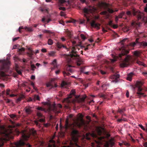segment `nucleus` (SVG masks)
I'll use <instances>...</instances> for the list:
<instances>
[{
  "label": "nucleus",
  "instance_id": "f257e3e1",
  "mask_svg": "<svg viewBox=\"0 0 147 147\" xmlns=\"http://www.w3.org/2000/svg\"><path fill=\"white\" fill-rule=\"evenodd\" d=\"M126 40L127 39L125 38L121 40V47L119 48V50L121 51V53L116 56L117 58L121 60L120 66L122 67H127L132 61V58L131 56L126 55L129 53V51L126 49V48L124 43Z\"/></svg>",
  "mask_w": 147,
  "mask_h": 147
},
{
  "label": "nucleus",
  "instance_id": "f03ea898",
  "mask_svg": "<svg viewBox=\"0 0 147 147\" xmlns=\"http://www.w3.org/2000/svg\"><path fill=\"white\" fill-rule=\"evenodd\" d=\"M10 64V62L8 60H0V79L6 77L7 75L4 71L7 72L8 71Z\"/></svg>",
  "mask_w": 147,
  "mask_h": 147
},
{
  "label": "nucleus",
  "instance_id": "7ed1b4c3",
  "mask_svg": "<svg viewBox=\"0 0 147 147\" xmlns=\"http://www.w3.org/2000/svg\"><path fill=\"white\" fill-rule=\"evenodd\" d=\"M10 129L12 127H14V126H9ZM3 130L0 131V146H2L4 143L8 141L10 138V134H11L13 131L10 129L8 132V131L5 129L4 128L3 129Z\"/></svg>",
  "mask_w": 147,
  "mask_h": 147
},
{
  "label": "nucleus",
  "instance_id": "20e7f679",
  "mask_svg": "<svg viewBox=\"0 0 147 147\" xmlns=\"http://www.w3.org/2000/svg\"><path fill=\"white\" fill-rule=\"evenodd\" d=\"M77 50H79V49L78 47H73L71 52H70L68 56L71 58L70 60L71 59H75L77 65L79 66L83 63V61L80 58L79 55L77 54Z\"/></svg>",
  "mask_w": 147,
  "mask_h": 147
},
{
  "label": "nucleus",
  "instance_id": "39448f33",
  "mask_svg": "<svg viewBox=\"0 0 147 147\" xmlns=\"http://www.w3.org/2000/svg\"><path fill=\"white\" fill-rule=\"evenodd\" d=\"M65 127L66 130L69 129L72 130V134L73 135H75L78 134V131L74 129V125L73 123H69L68 118L66 119Z\"/></svg>",
  "mask_w": 147,
  "mask_h": 147
},
{
  "label": "nucleus",
  "instance_id": "423d86ee",
  "mask_svg": "<svg viewBox=\"0 0 147 147\" xmlns=\"http://www.w3.org/2000/svg\"><path fill=\"white\" fill-rule=\"evenodd\" d=\"M96 10V9L93 7L89 6L88 8H84L83 10L84 13V16L85 17L87 21L89 20V16L88 15L90 13L94 12Z\"/></svg>",
  "mask_w": 147,
  "mask_h": 147
},
{
  "label": "nucleus",
  "instance_id": "0eeeda50",
  "mask_svg": "<svg viewBox=\"0 0 147 147\" xmlns=\"http://www.w3.org/2000/svg\"><path fill=\"white\" fill-rule=\"evenodd\" d=\"M36 134V131L32 129H30L29 132H23L22 134V137L24 140H27L30 138V135L34 136Z\"/></svg>",
  "mask_w": 147,
  "mask_h": 147
},
{
  "label": "nucleus",
  "instance_id": "6e6552de",
  "mask_svg": "<svg viewBox=\"0 0 147 147\" xmlns=\"http://www.w3.org/2000/svg\"><path fill=\"white\" fill-rule=\"evenodd\" d=\"M132 13L134 16H136L138 18V20L141 19L143 16V13L141 12L134 9L132 10V12L130 11H128L126 13L127 14L128 16L131 15Z\"/></svg>",
  "mask_w": 147,
  "mask_h": 147
},
{
  "label": "nucleus",
  "instance_id": "1a4fd4ad",
  "mask_svg": "<svg viewBox=\"0 0 147 147\" xmlns=\"http://www.w3.org/2000/svg\"><path fill=\"white\" fill-rule=\"evenodd\" d=\"M142 85V83L141 82H137L136 84V87L138 88V92H137L138 97L140 98L142 96L145 97L146 95H144V94L142 92V89L141 88Z\"/></svg>",
  "mask_w": 147,
  "mask_h": 147
},
{
  "label": "nucleus",
  "instance_id": "9d476101",
  "mask_svg": "<svg viewBox=\"0 0 147 147\" xmlns=\"http://www.w3.org/2000/svg\"><path fill=\"white\" fill-rule=\"evenodd\" d=\"M15 145L16 147H21L24 146V147H31V146L29 143H26L23 140H20L19 141L16 142Z\"/></svg>",
  "mask_w": 147,
  "mask_h": 147
},
{
  "label": "nucleus",
  "instance_id": "9b49d317",
  "mask_svg": "<svg viewBox=\"0 0 147 147\" xmlns=\"http://www.w3.org/2000/svg\"><path fill=\"white\" fill-rule=\"evenodd\" d=\"M119 78V75L117 74L111 75L110 79L111 80L112 82H115V83L118 82Z\"/></svg>",
  "mask_w": 147,
  "mask_h": 147
},
{
  "label": "nucleus",
  "instance_id": "f8f14e48",
  "mask_svg": "<svg viewBox=\"0 0 147 147\" xmlns=\"http://www.w3.org/2000/svg\"><path fill=\"white\" fill-rule=\"evenodd\" d=\"M119 78V75L117 74L111 75L110 79L111 80L112 82H115V83L118 82Z\"/></svg>",
  "mask_w": 147,
  "mask_h": 147
},
{
  "label": "nucleus",
  "instance_id": "ddd939ff",
  "mask_svg": "<svg viewBox=\"0 0 147 147\" xmlns=\"http://www.w3.org/2000/svg\"><path fill=\"white\" fill-rule=\"evenodd\" d=\"M90 135L93 138H96L97 137V134L94 132L91 134L87 133L86 135V139L88 140H90V138L89 136Z\"/></svg>",
  "mask_w": 147,
  "mask_h": 147
},
{
  "label": "nucleus",
  "instance_id": "4468645a",
  "mask_svg": "<svg viewBox=\"0 0 147 147\" xmlns=\"http://www.w3.org/2000/svg\"><path fill=\"white\" fill-rule=\"evenodd\" d=\"M56 46L57 47L58 49H60L63 47L66 49L67 51H69V49L67 48L66 46L59 42H58L56 43Z\"/></svg>",
  "mask_w": 147,
  "mask_h": 147
},
{
  "label": "nucleus",
  "instance_id": "2eb2a0df",
  "mask_svg": "<svg viewBox=\"0 0 147 147\" xmlns=\"http://www.w3.org/2000/svg\"><path fill=\"white\" fill-rule=\"evenodd\" d=\"M91 26L96 28L98 29H99L100 24L98 23H96L94 21H93L91 23Z\"/></svg>",
  "mask_w": 147,
  "mask_h": 147
},
{
  "label": "nucleus",
  "instance_id": "dca6fc26",
  "mask_svg": "<svg viewBox=\"0 0 147 147\" xmlns=\"http://www.w3.org/2000/svg\"><path fill=\"white\" fill-rule=\"evenodd\" d=\"M139 40V38H137L136 39V41L135 42H131L129 44V45H128L127 46L128 47L129 46H129H130L132 47H134L137 44L139 43L140 45V43L139 42H138Z\"/></svg>",
  "mask_w": 147,
  "mask_h": 147
},
{
  "label": "nucleus",
  "instance_id": "f3484780",
  "mask_svg": "<svg viewBox=\"0 0 147 147\" xmlns=\"http://www.w3.org/2000/svg\"><path fill=\"white\" fill-rule=\"evenodd\" d=\"M82 147V146L78 145L77 143L74 144L73 143L71 142L69 145H66L64 146L63 147Z\"/></svg>",
  "mask_w": 147,
  "mask_h": 147
},
{
  "label": "nucleus",
  "instance_id": "a211bd4d",
  "mask_svg": "<svg viewBox=\"0 0 147 147\" xmlns=\"http://www.w3.org/2000/svg\"><path fill=\"white\" fill-rule=\"evenodd\" d=\"M74 67L68 64L66 67V71H67L71 73H72L73 72V70L71 68Z\"/></svg>",
  "mask_w": 147,
  "mask_h": 147
},
{
  "label": "nucleus",
  "instance_id": "6ab92c4d",
  "mask_svg": "<svg viewBox=\"0 0 147 147\" xmlns=\"http://www.w3.org/2000/svg\"><path fill=\"white\" fill-rule=\"evenodd\" d=\"M31 107L29 106H26L24 108V110L28 114H30L32 112V111L31 110Z\"/></svg>",
  "mask_w": 147,
  "mask_h": 147
},
{
  "label": "nucleus",
  "instance_id": "aec40b11",
  "mask_svg": "<svg viewBox=\"0 0 147 147\" xmlns=\"http://www.w3.org/2000/svg\"><path fill=\"white\" fill-rule=\"evenodd\" d=\"M134 74V73L131 72L127 75V79L129 81H131L132 80V77Z\"/></svg>",
  "mask_w": 147,
  "mask_h": 147
},
{
  "label": "nucleus",
  "instance_id": "412c9836",
  "mask_svg": "<svg viewBox=\"0 0 147 147\" xmlns=\"http://www.w3.org/2000/svg\"><path fill=\"white\" fill-rule=\"evenodd\" d=\"M140 53L138 51H135L134 52V55L135 59H136L137 58L140 56Z\"/></svg>",
  "mask_w": 147,
  "mask_h": 147
},
{
  "label": "nucleus",
  "instance_id": "4be33fe9",
  "mask_svg": "<svg viewBox=\"0 0 147 147\" xmlns=\"http://www.w3.org/2000/svg\"><path fill=\"white\" fill-rule=\"evenodd\" d=\"M24 98V96L23 95H21L17 99L16 102L17 103L19 102Z\"/></svg>",
  "mask_w": 147,
  "mask_h": 147
},
{
  "label": "nucleus",
  "instance_id": "5701e85b",
  "mask_svg": "<svg viewBox=\"0 0 147 147\" xmlns=\"http://www.w3.org/2000/svg\"><path fill=\"white\" fill-rule=\"evenodd\" d=\"M84 124V122L82 119L80 121V123H77V125L79 127H80L83 125Z\"/></svg>",
  "mask_w": 147,
  "mask_h": 147
},
{
  "label": "nucleus",
  "instance_id": "b1692460",
  "mask_svg": "<svg viewBox=\"0 0 147 147\" xmlns=\"http://www.w3.org/2000/svg\"><path fill=\"white\" fill-rule=\"evenodd\" d=\"M56 52L54 51H51L49 52L48 55L49 56L54 57L55 56Z\"/></svg>",
  "mask_w": 147,
  "mask_h": 147
},
{
  "label": "nucleus",
  "instance_id": "393cba45",
  "mask_svg": "<svg viewBox=\"0 0 147 147\" xmlns=\"http://www.w3.org/2000/svg\"><path fill=\"white\" fill-rule=\"evenodd\" d=\"M28 49L29 50L30 52L27 53V54L30 57H31L33 55V52L30 48H28Z\"/></svg>",
  "mask_w": 147,
  "mask_h": 147
},
{
  "label": "nucleus",
  "instance_id": "a878e982",
  "mask_svg": "<svg viewBox=\"0 0 147 147\" xmlns=\"http://www.w3.org/2000/svg\"><path fill=\"white\" fill-rule=\"evenodd\" d=\"M34 101H35L36 100H40V98L38 95H34L33 96Z\"/></svg>",
  "mask_w": 147,
  "mask_h": 147
},
{
  "label": "nucleus",
  "instance_id": "bb28decb",
  "mask_svg": "<svg viewBox=\"0 0 147 147\" xmlns=\"http://www.w3.org/2000/svg\"><path fill=\"white\" fill-rule=\"evenodd\" d=\"M107 11L110 13H112L115 11H118V10L117 9H115V10H114L113 9L108 7L107 8Z\"/></svg>",
  "mask_w": 147,
  "mask_h": 147
},
{
  "label": "nucleus",
  "instance_id": "cd10ccee",
  "mask_svg": "<svg viewBox=\"0 0 147 147\" xmlns=\"http://www.w3.org/2000/svg\"><path fill=\"white\" fill-rule=\"evenodd\" d=\"M140 45L144 47H147V42H142L140 43Z\"/></svg>",
  "mask_w": 147,
  "mask_h": 147
},
{
  "label": "nucleus",
  "instance_id": "c85d7f7f",
  "mask_svg": "<svg viewBox=\"0 0 147 147\" xmlns=\"http://www.w3.org/2000/svg\"><path fill=\"white\" fill-rule=\"evenodd\" d=\"M24 29L27 31L29 32H31L33 31V30L32 27H24Z\"/></svg>",
  "mask_w": 147,
  "mask_h": 147
},
{
  "label": "nucleus",
  "instance_id": "c756f323",
  "mask_svg": "<svg viewBox=\"0 0 147 147\" xmlns=\"http://www.w3.org/2000/svg\"><path fill=\"white\" fill-rule=\"evenodd\" d=\"M108 142L109 143V145L111 147H112L115 144L114 142L113 141V140L112 139L110 140Z\"/></svg>",
  "mask_w": 147,
  "mask_h": 147
},
{
  "label": "nucleus",
  "instance_id": "7c9ffc66",
  "mask_svg": "<svg viewBox=\"0 0 147 147\" xmlns=\"http://www.w3.org/2000/svg\"><path fill=\"white\" fill-rule=\"evenodd\" d=\"M125 111V109L123 108L122 109H119L118 110V111L121 114H122V113H123Z\"/></svg>",
  "mask_w": 147,
  "mask_h": 147
},
{
  "label": "nucleus",
  "instance_id": "2f4dec72",
  "mask_svg": "<svg viewBox=\"0 0 147 147\" xmlns=\"http://www.w3.org/2000/svg\"><path fill=\"white\" fill-rule=\"evenodd\" d=\"M53 43V40L51 39H49L48 40V44L49 45H51Z\"/></svg>",
  "mask_w": 147,
  "mask_h": 147
},
{
  "label": "nucleus",
  "instance_id": "473e14b6",
  "mask_svg": "<svg viewBox=\"0 0 147 147\" xmlns=\"http://www.w3.org/2000/svg\"><path fill=\"white\" fill-rule=\"evenodd\" d=\"M42 32L44 33H48L49 34L52 33V32L49 30H42Z\"/></svg>",
  "mask_w": 147,
  "mask_h": 147
},
{
  "label": "nucleus",
  "instance_id": "72a5a7b5",
  "mask_svg": "<svg viewBox=\"0 0 147 147\" xmlns=\"http://www.w3.org/2000/svg\"><path fill=\"white\" fill-rule=\"evenodd\" d=\"M136 63L140 65H144V63L142 61L139 60H137L136 61Z\"/></svg>",
  "mask_w": 147,
  "mask_h": 147
},
{
  "label": "nucleus",
  "instance_id": "f704fd0d",
  "mask_svg": "<svg viewBox=\"0 0 147 147\" xmlns=\"http://www.w3.org/2000/svg\"><path fill=\"white\" fill-rule=\"evenodd\" d=\"M37 115L39 117H43L44 116L39 111H38L37 113Z\"/></svg>",
  "mask_w": 147,
  "mask_h": 147
},
{
  "label": "nucleus",
  "instance_id": "c9c22d12",
  "mask_svg": "<svg viewBox=\"0 0 147 147\" xmlns=\"http://www.w3.org/2000/svg\"><path fill=\"white\" fill-rule=\"evenodd\" d=\"M63 74L64 75V76H69L70 75V74L68 72L64 71H63Z\"/></svg>",
  "mask_w": 147,
  "mask_h": 147
},
{
  "label": "nucleus",
  "instance_id": "e433bc0d",
  "mask_svg": "<svg viewBox=\"0 0 147 147\" xmlns=\"http://www.w3.org/2000/svg\"><path fill=\"white\" fill-rule=\"evenodd\" d=\"M125 14V12H122L120 13L119 16H118L119 18H122L123 16Z\"/></svg>",
  "mask_w": 147,
  "mask_h": 147
},
{
  "label": "nucleus",
  "instance_id": "4c0bfd02",
  "mask_svg": "<svg viewBox=\"0 0 147 147\" xmlns=\"http://www.w3.org/2000/svg\"><path fill=\"white\" fill-rule=\"evenodd\" d=\"M138 126L140 127L142 130H144V131H146L147 132V129H145L141 124H139Z\"/></svg>",
  "mask_w": 147,
  "mask_h": 147
},
{
  "label": "nucleus",
  "instance_id": "58836bf2",
  "mask_svg": "<svg viewBox=\"0 0 147 147\" xmlns=\"http://www.w3.org/2000/svg\"><path fill=\"white\" fill-rule=\"evenodd\" d=\"M129 30V28L127 27H125L123 29V31L126 32H128Z\"/></svg>",
  "mask_w": 147,
  "mask_h": 147
},
{
  "label": "nucleus",
  "instance_id": "ea45409f",
  "mask_svg": "<svg viewBox=\"0 0 147 147\" xmlns=\"http://www.w3.org/2000/svg\"><path fill=\"white\" fill-rule=\"evenodd\" d=\"M36 109L38 110H40L41 111H44L45 110L44 109L41 107H37Z\"/></svg>",
  "mask_w": 147,
  "mask_h": 147
},
{
  "label": "nucleus",
  "instance_id": "a19ab883",
  "mask_svg": "<svg viewBox=\"0 0 147 147\" xmlns=\"http://www.w3.org/2000/svg\"><path fill=\"white\" fill-rule=\"evenodd\" d=\"M9 116H10V117L12 119H14V118H16V115L14 114H11Z\"/></svg>",
  "mask_w": 147,
  "mask_h": 147
},
{
  "label": "nucleus",
  "instance_id": "79ce46f5",
  "mask_svg": "<svg viewBox=\"0 0 147 147\" xmlns=\"http://www.w3.org/2000/svg\"><path fill=\"white\" fill-rule=\"evenodd\" d=\"M38 121H39L40 122H44L45 121V119H44V116H43V117H42V118H40L39 119Z\"/></svg>",
  "mask_w": 147,
  "mask_h": 147
},
{
  "label": "nucleus",
  "instance_id": "37998d69",
  "mask_svg": "<svg viewBox=\"0 0 147 147\" xmlns=\"http://www.w3.org/2000/svg\"><path fill=\"white\" fill-rule=\"evenodd\" d=\"M46 85L47 87H50L51 88H52L54 87V86H53V85L49 83L47 84Z\"/></svg>",
  "mask_w": 147,
  "mask_h": 147
},
{
  "label": "nucleus",
  "instance_id": "c03bdc74",
  "mask_svg": "<svg viewBox=\"0 0 147 147\" xmlns=\"http://www.w3.org/2000/svg\"><path fill=\"white\" fill-rule=\"evenodd\" d=\"M98 134L99 136H100L102 134V131L100 129H98L97 130Z\"/></svg>",
  "mask_w": 147,
  "mask_h": 147
},
{
  "label": "nucleus",
  "instance_id": "a18cd8bd",
  "mask_svg": "<svg viewBox=\"0 0 147 147\" xmlns=\"http://www.w3.org/2000/svg\"><path fill=\"white\" fill-rule=\"evenodd\" d=\"M60 5H59V9L60 10H62L63 11H65L66 10L65 8V7H62L60 6Z\"/></svg>",
  "mask_w": 147,
  "mask_h": 147
},
{
  "label": "nucleus",
  "instance_id": "49530a36",
  "mask_svg": "<svg viewBox=\"0 0 147 147\" xmlns=\"http://www.w3.org/2000/svg\"><path fill=\"white\" fill-rule=\"evenodd\" d=\"M80 36H81V38L84 40H85L86 38L85 36L84 35V34H81Z\"/></svg>",
  "mask_w": 147,
  "mask_h": 147
},
{
  "label": "nucleus",
  "instance_id": "de8ad7c7",
  "mask_svg": "<svg viewBox=\"0 0 147 147\" xmlns=\"http://www.w3.org/2000/svg\"><path fill=\"white\" fill-rule=\"evenodd\" d=\"M34 123L37 126H40V124L39 122L37 121H34Z\"/></svg>",
  "mask_w": 147,
  "mask_h": 147
},
{
  "label": "nucleus",
  "instance_id": "09e8293b",
  "mask_svg": "<svg viewBox=\"0 0 147 147\" xmlns=\"http://www.w3.org/2000/svg\"><path fill=\"white\" fill-rule=\"evenodd\" d=\"M31 67L32 70H34V69L36 68V66L34 64H32L31 65Z\"/></svg>",
  "mask_w": 147,
  "mask_h": 147
},
{
  "label": "nucleus",
  "instance_id": "8fccbe9b",
  "mask_svg": "<svg viewBox=\"0 0 147 147\" xmlns=\"http://www.w3.org/2000/svg\"><path fill=\"white\" fill-rule=\"evenodd\" d=\"M86 97L85 96H83L81 98H80V101L82 102H84L85 101V99L86 98Z\"/></svg>",
  "mask_w": 147,
  "mask_h": 147
},
{
  "label": "nucleus",
  "instance_id": "3c124183",
  "mask_svg": "<svg viewBox=\"0 0 147 147\" xmlns=\"http://www.w3.org/2000/svg\"><path fill=\"white\" fill-rule=\"evenodd\" d=\"M76 93L75 91L74 90H72L70 92L71 94V95H74Z\"/></svg>",
  "mask_w": 147,
  "mask_h": 147
},
{
  "label": "nucleus",
  "instance_id": "603ef678",
  "mask_svg": "<svg viewBox=\"0 0 147 147\" xmlns=\"http://www.w3.org/2000/svg\"><path fill=\"white\" fill-rule=\"evenodd\" d=\"M66 85V83L64 82H63L61 84V85L62 87H63Z\"/></svg>",
  "mask_w": 147,
  "mask_h": 147
},
{
  "label": "nucleus",
  "instance_id": "864d4df0",
  "mask_svg": "<svg viewBox=\"0 0 147 147\" xmlns=\"http://www.w3.org/2000/svg\"><path fill=\"white\" fill-rule=\"evenodd\" d=\"M10 92V90L9 89H7L6 90V94L7 95H9V92Z\"/></svg>",
  "mask_w": 147,
  "mask_h": 147
},
{
  "label": "nucleus",
  "instance_id": "5fc2aeb1",
  "mask_svg": "<svg viewBox=\"0 0 147 147\" xmlns=\"http://www.w3.org/2000/svg\"><path fill=\"white\" fill-rule=\"evenodd\" d=\"M86 21L85 20H81L80 22V24H83L85 23Z\"/></svg>",
  "mask_w": 147,
  "mask_h": 147
},
{
  "label": "nucleus",
  "instance_id": "6e6d98bb",
  "mask_svg": "<svg viewBox=\"0 0 147 147\" xmlns=\"http://www.w3.org/2000/svg\"><path fill=\"white\" fill-rule=\"evenodd\" d=\"M111 62V63H114L115 61L117 60L116 59L114 58L113 59H110Z\"/></svg>",
  "mask_w": 147,
  "mask_h": 147
},
{
  "label": "nucleus",
  "instance_id": "4d7b16f0",
  "mask_svg": "<svg viewBox=\"0 0 147 147\" xmlns=\"http://www.w3.org/2000/svg\"><path fill=\"white\" fill-rule=\"evenodd\" d=\"M18 50L19 52L24 51H25V49L24 48H22L21 49H19Z\"/></svg>",
  "mask_w": 147,
  "mask_h": 147
},
{
  "label": "nucleus",
  "instance_id": "13d9d810",
  "mask_svg": "<svg viewBox=\"0 0 147 147\" xmlns=\"http://www.w3.org/2000/svg\"><path fill=\"white\" fill-rule=\"evenodd\" d=\"M16 70L17 72L19 74L21 75L22 74V72L21 71L18 70L17 69H16Z\"/></svg>",
  "mask_w": 147,
  "mask_h": 147
},
{
  "label": "nucleus",
  "instance_id": "bf43d9fd",
  "mask_svg": "<svg viewBox=\"0 0 147 147\" xmlns=\"http://www.w3.org/2000/svg\"><path fill=\"white\" fill-rule=\"evenodd\" d=\"M41 51L43 53H46L47 52V49L45 48L42 49L41 50Z\"/></svg>",
  "mask_w": 147,
  "mask_h": 147
},
{
  "label": "nucleus",
  "instance_id": "052dcab7",
  "mask_svg": "<svg viewBox=\"0 0 147 147\" xmlns=\"http://www.w3.org/2000/svg\"><path fill=\"white\" fill-rule=\"evenodd\" d=\"M47 147H56L55 145L53 144L52 145L49 144Z\"/></svg>",
  "mask_w": 147,
  "mask_h": 147
},
{
  "label": "nucleus",
  "instance_id": "680f3d73",
  "mask_svg": "<svg viewBox=\"0 0 147 147\" xmlns=\"http://www.w3.org/2000/svg\"><path fill=\"white\" fill-rule=\"evenodd\" d=\"M142 74L144 76H147V71H145V72H143L142 73Z\"/></svg>",
  "mask_w": 147,
  "mask_h": 147
},
{
  "label": "nucleus",
  "instance_id": "e2e57ef3",
  "mask_svg": "<svg viewBox=\"0 0 147 147\" xmlns=\"http://www.w3.org/2000/svg\"><path fill=\"white\" fill-rule=\"evenodd\" d=\"M110 145H109V143L108 142H107L106 144H105V146L106 147H109Z\"/></svg>",
  "mask_w": 147,
  "mask_h": 147
},
{
  "label": "nucleus",
  "instance_id": "0e129e2a",
  "mask_svg": "<svg viewBox=\"0 0 147 147\" xmlns=\"http://www.w3.org/2000/svg\"><path fill=\"white\" fill-rule=\"evenodd\" d=\"M56 62H57V60L56 59H54L53 63H52L54 65H55L56 64Z\"/></svg>",
  "mask_w": 147,
  "mask_h": 147
},
{
  "label": "nucleus",
  "instance_id": "69168bd1",
  "mask_svg": "<svg viewBox=\"0 0 147 147\" xmlns=\"http://www.w3.org/2000/svg\"><path fill=\"white\" fill-rule=\"evenodd\" d=\"M100 71L101 74L102 75H104L106 74V72L105 71H104L102 70H101Z\"/></svg>",
  "mask_w": 147,
  "mask_h": 147
},
{
  "label": "nucleus",
  "instance_id": "338daca9",
  "mask_svg": "<svg viewBox=\"0 0 147 147\" xmlns=\"http://www.w3.org/2000/svg\"><path fill=\"white\" fill-rule=\"evenodd\" d=\"M19 38H20V37H19L14 38L13 39V41H15L16 40H17L18 39H19Z\"/></svg>",
  "mask_w": 147,
  "mask_h": 147
},
{
  "label": "nucleus",
  "instance_id": "774afa93",
  "mask_svg": "<svg viewBox=\"0 0 147 147\" xmlns=\"http://www.w3.org/2000/svg\"><path fill=\"white\" fill-rule=\"evenodd\" d=\"M124 144L127 146H129L130 145L127 142H125L124 143Z\"/></svg>",
  "mask_w": 147,
  "mask_h": 147
}]
</instances>
